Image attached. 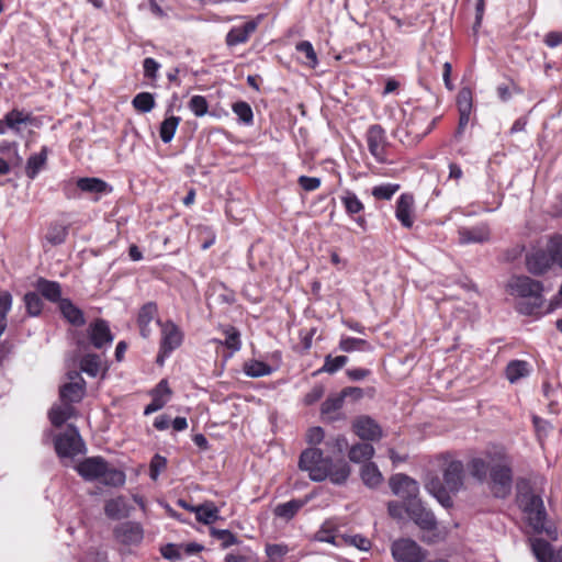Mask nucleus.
I'll use <instances>...</instances> for the list:
<instances>
[{
  "mask_svg": "<svg viewBox=\"0 0 562 562\" xmlns=\"http://www.w3.org/2000/svg\"><path fill=\"white\" fill-rule=\"evenodd\" d=\"M513 295L521 301L517 304V311L522 315H533L543 304V284L527 276L513 277L508 282Z\"/></svg>",
  "mask_w": 562,
  "mask_h": 562,
  "instance_id": "f257e3e1",
  "label": "nucleus"
},
{
  "mask_svg": "<svg viewBox=\"0 0 562 562\" xmlns=\"http://www.w3.org/2000/svg\"><path fill=\"white\" fill-rule=\"evenodd\" d=\"M517 503L526 516L528 526L532 528L533 532H546L549 537H553L555 530L544 527L547 510L540 495L536 494L531 488H527L518 494Z\"/></svg>",
  "mask_w": 562,
  "mask_h": 562,
  "instance_id": "f03ea898",
  "label": "nucleus"
},
{
  "mask_svg": "<svg viewBox=\"0 0 562 562\" xmlns=\"http://www.w3.org/2000/svg\"><path fill=\"white\" fill-rule=\"evenodd\" d=\"M330 460L324 457L321 449L310 448L301 453L299 467L302 471L308 472L312 481L322 482L328 476L327 468Z\"/></svg>",
  "mask_w": 562,
  "mask_h": 562,
  "instance_id": "7ed1b4c3",
  "label": "nucleus"
},
{
  "mask_svg": "<svg viewBox=\"0 0 562 562\" xmlns=\"http://www.w3.org/2000/svg\"><path fill=\"white\" fill-rule=\"evenodd\" d=\"M54 447L59 458H74L86 452V445L77 427L71 424L55 437Z\"/></svg>",
  "mask_w": 562,
  "mask_h": 562,
  "instance_id": "20e7f679",
  "label": "nucleus"
},
{
  "mask_svg": "<svg viewBox=\"0 0 562 562\" xmlns=\"http://www.w3.org/2000/svg\"><path fill=\"white\" fill-rule=\"evenodd\" d=\"M391 553L395 562H424L427 558V551L409 538L393 541Z\"/></svg>",
  "mask_w": 562,
  "mask_h": 562,
  "instance_id": "39448f33",
  "label": "nucleus"
},
{
  "mask_svg": "<svg viewBox=\"0 0 562 562\" xmlns=\"http://www.w3.org/2000/svg\"><path fill=\"white\" fill-rule=\"evenodd\" d=\"M157 325L161 327L160 349L157 356V362L162 364L165 358L176 350L182 342V333L171 321L161 323L157 319Z\"/></svg>",
  "mask_w": 562,
  "mask_h": 562,
  "instance_id": "423d86ee",
  "label": "nucleus"
},
{
  "mask_svg": "<svg viewBox=\"0 0 562 562\" xmlns=\"http://www.w3.org/2000/svg\"><path fill=\"white\" fill-rule=\"evenodd\" d=\"M390 487L392 492L403 499L404 506L408 503L417 502L419 498L418 483L406 474H395L390 479Z\"/></svg>",
  "mask_w": 562,
  "mask_h": 562,
  "instance_id": "0eeeda50",
  "label": "nucleus"
},
{
  "mask_svg": "<svg viewBox=\"0 0 562 562\" xmlns=\"http://www.w3.org/2000/svg\"><path fill=\"white\" fill-rule=\"evenodd\" d=\"M492 491L495 497L505 498L512 491L513 474L507 464H495L490 470Z\"/></svg>",
  "mask_w": 562,
  "mask_h": 562,
  "instance_id": "6e6552de",
  "label": "nucleus"
},
{
  "mask_svg": "<svg viewBox=\"0 0 562 562\" xmlns=\"http://www.w3.org/2000/svg\"><path fill=\"white\" fill-rule=\"evenodd\" d=\"M77 190L90 194H103L111 191L109 184L100 178L85 177L76 181V186L67 182L64 186V192L68 199L75 198Z\"/></svg>",
  "mask_w": 562,
  "mask_h": 562,
  "instance_id": "1a4fd4ad",
  "label": "nucleus"
},
{
  "mask_svg": "<svg viewBox=\"0 0 562 562\" xmlns=\"http://www.w3.org/2000/svg\"><path fill=\"white\" fill-rule=\"evenodd\" d=\"M405 512L423 530L431 531L436 529L437 519L435 515L422 504L420 499L408 503L407 507H405Z\"/></svg>",
  "mask_w": 562,
  "mask_h": 562,
  "instance_id": "9d476101",
  "label": "nucleus"
},
{
  "mask_svg": "<svg viewBox=\"0 0 562 562\" xmlns=\"http://www.w3.org/2000/svg\"><path fill=\"white\" fill-rule=\"evenodd\" d=\"M367 143L370 154L378 162H385L386 136L384 128L379 124H373L368 128Z\"/></svg>",
  "mask_w": 562,
  "mask_h": 562,
  "instance_id": "9b49d317",
  "label": "nucleus"
},
{
  "mask_svg": "<svg viewBox=\"0 0 562 562\" xmlns=\"http://www.w3.org/2000/svg\"><path fill=\"white\" fill-rule=\"evenodd\" d=\"M352 429L359 438L367 441H376L383 436L381 426L368 415L357 417L352 423Z\"/></svg>",
  "mask_w": 562,
  "mask_h": 562,
  "instance_id": "f8f14e48",
  "label": "nucleus"
},
{
  "mask_svg": "<svg viewBox=\"0 0 562 562\" xmlns=\"http://www.w3.org/2000/svg\"><path fill=\"white\" fill-rule=\"evenodd\" d=\"M261 20L262 15H258L254 19L248 20L243 25L232 27L225 37L226 45L228 47H233L248 42L251 34H254L258 29Z\"/></svg>",
  "mask_w": 562,
  "mask_h": 562,
  "instance_id": "ddd939ff",
  "label": "nucleus"
},
{
  "mask_svg": "<svg viewBox=\"0 0 562 562\" xmlns=\"http://www.w3.org/2000/svg\"><path fill=\"white\" fill-rule=\"evenodd\" d=\"M344 403L345 401L339 393L329 395L321 406L323 420L334 423L345 419L346 415L342 412Z\"/></svg>",
  "mask_w": 562,
  "mask_h": 562,
  "instance_id": "4468645a",
  "label": "nucleus"
},
{
  "mask_svg": "<svg viewBox=\"0 0 562 562\" xmlns=\"http://www.w3.org/2000/svg\"><path fill=\"white\" fill-rule=\"evenodd\" d=\"M459 244H483L490 240L491 231L487 224L482 223L473 227H460L458 229Z\"/></svg>",
  "mask_w": 562,
  "mask_h": 562,
  "instance_id": "2eb2a0df",
  "label": "nucleus"
},
{
  "mask_svg": "<svg viewBox=\"0 0 562 562\" xmlns=\"http://www.w3.org/2000/svg\"><path fill=\"white\" fill-rule=\"evenodd\" d=\"M464 467L461 461H451L443 470V483L449 493H458L463 486Z\"/></svg>",
  "mask_w": 562,
  "mask_h": 562,
  "instance_id": "dca6fc26",
  "label": "nucleus"
},
{
  "mask_svg": "<svg viewBox=\"0 0 562 562\" xmlns=\"http://www.w3.org/2000/svg\"><path fill=\"white\" fill-rule=\"evenodd\" d=\"M105 463L106 461L102 457H90L79 462L76 470L86 481H99L105 469Z\"/></svg>",
  "mask_w": 562,
  "mask_h": 562,
  "instance_id": "f3484780",
  "label": "nucleus"
},
{
  "mask_svg": "<svg viewBox=\"0 0 562 562\" xmlns=\"http://www.w3.org/2000/svg\"><path fill=\"white\" fill-rule=\"evenodd\" d=\"M340 201L346 210V213L353 217L355 222L361 227L366 228L367 220L361 213L364 210L363 203L359 200L357 194L350 190H346L340 196Z\"/></svg>",
  "mask_w": 562,
  "mask_h": 562,
  "instance_id": "a211bd4d",
  "label": "nucleus"
},
{
  "mask_svg": "<svg viewBox=\"0 0 562 562\" xmlns=\"http://www.w3.org/2000/svg\"><path fill=\"white\" fill-rule=\"evenodd\" d=\"M114 535L124 544H138L144 537L142 526L134 521H125L119 525L114 530Z\"/></svg>",
  "mask_w": 562,
  "mask_h": 562,
  "instance_id": "6ab92c4d",
  "label": "nucleus"
},
{
  "mask_svg": "<svg viewBox=\"0 0 562 562\" xmlns=\"http://www.w3.org/2000/svg\"><path fill=\"white\" fill-rule=\"evenodd\" d=\"M530 544L538 562H562V548L554 553L551 544L540 538L530 539Z\"/></svg>",
  "mask_w": 562,
  "mask_h": 562,
  "instance_id": "aec40b11",
  "label": "nucleus"
},
{
  "mask_svg": "<svg viewBox=\"0 0 562 562\" xmlns=\"http://www.w3.org/2000/svg\"><path fill=\"white\" fill-rule=\"evenodd\" d=\"M157 319L159 318L158 307L156 303L148 302L140 307L137 316V325L139 328L140 336L143 338H148L151 335L153 328L150 324L154 321L157 322Z\"/></svg>",
  "mask_w": 562,
  "mask_h": 562,
  "instance_id": "412c9836",
  "label": "nucleus"
},
{
  "mask_svg": "<svg viewBox=\"0 0 562 562\" xmlns=\"http://www.w3.org/2000/svg\"><path fill=\"white\" fill-rule=\"evenodd\" d=\"M151 402L145 407L144 414L150 415L161 409L168 402L171 395V390L168 385L167 380H161L155 389L150 391Z\"/></svg>",
  "mask_w": 562,
  "mask_h": 562,
  "instance_id": "4be33fe9",
  "label": "nucleus"
},
{
  "mask_svg": "<svg viewBox=\"0 0 562 562\" xmlns=\"http://www.w3.org/2000/svg\"><path fill=\"white\" fill-rule=\"evenodd\" d=\"M89 337L91 344L98 349L113 341V335L111 334L109 324L104 319H97L94 323L90 324Z\"/></svg>",
  "mask_w": 562,
  "mask_h": 562,
  "instance_id": "5701e85b",
  "label": "nucleus"
},
{
  "mask_svg": "<svg viewBox=\"0 0 562 562\" xmlns=\"http://www.w3.org/2000/svg\"><path fill=\"white\" fill-rule=\"evenodd\" d=\"M395 216L404 227L411 228L413 226L414 198L412 194L403 193L398 198L396 202Z\"/></svg>",
  "mask_w": 562,
  "mask_h": 562,
  "instance_id": "b1692460",
  "label": "nucleus"
},
{
  "mask_svg": "<svg viewBox=\"0 0 562 562\" xmlns=\"http://www.w3.org/2000/svg\"><path fill=\"white\" fill-rule=\"evenodd\" d=\"M548 250H536L527 256L526 266L528 271L535 276L544 274L552 266L551 260L548 258Z\"/></svg>",
  "mask_w": 562,
  "mask_h": 562,
  "instance_id": "393cba45",
  "label": "nucleus"
},
{
  "mask_svg": "<svg viewBox=\"0 0 562 562\" xmlns=\"http://www.w3.org/2000/svg\"><path fill=\"white\" fill-rule=\"evenodd\" d=\"M86 394V381L83 379L77 382H67L59 387V400L68 401L74 404L80 403Z\"/></svg>",
  "mask_w": 562,
  "mask_h": 562,
  "instance_id": "a878e982",
  "label": "nucleus"
},
{
  "mask_svg": "<svg viewBox=\"0 0 562 562\" xmlns=\"http://www.w3.org/2000/svg\"><path fill=\"white\" fill-rule=\"evenodd\" d=\"M76 414H77V409L75 408L74 403L68 402V401L67 402L60 401V404L54 405L50 408V411L48 413V417H49L50 423L55 427H60L68 419L76 416Z\"/></svg>",
  "mask_w": 562,
  "mask_h": 562,
  "instance_id": "bb28decb",
  "label": "nucleus"
},
{
  "mask_svg": "<svg viewBox=\"0 0 562 562\" xmlns=\"http://www.w3.org/2000/svg\"><path fill=\"white\" fill-rule=\"evenodd\" d=\"M35 289L41 296L53 303H60L61 300V286L57 281L47 280L45 278H38L35 283Z\"/></svg>",
  "mask_w": 562,
  "mask_h": 562,
  "instance_id": "cd10ccee",
  "label": "nucleus"
},
{
  "mask_svg": "<svg viewBox=\"0 0 562 562\" xmlns=\"http://www.w3.org/2000/svg\"><path fill=\"white\" fill-rule=\"evenodd\" d=\"M426 490L434 495L446 508L452 506V499L443 482L439 477H432L426 483Z\"/></svg>",
  "mask_w": 562,
  "mask_h": 562,
  "instance_id": "c85d7f7f",
  "label": "nucleus"
},
{
  "mask_svg": "<svg viewBox=\"0 0 562 562\" xmlns=\"http://www.w3.org/2000/svg\"><path fill=\"white\" fill-rule=\"evenodd\" d=\"M48 156V148L43 146L38 154L29 157L25 166V175L30 179H35L40 171L45 167Z\"/></svg>",
  "mask_w": 562,
  "mask_h": 562,
  "instance_id": "c756f323",
  "label": "nucleus"
},
{
  "mask_svg": "<svg viewBox=\"0 0 562 562\" xmlns=\"http://www.w3.org/2000/svg\"><path fill=\"white\" fill-rule=\"evenodd\" d=\"M58 306L63 316L71 325L82 326L86 323L82 311L77 307L69 299L61 300Z\"/></svg>",
  "mask_w": 562,
  "mask_h": 562,
  "instance_id": "7c9ffc66",
  "label": "nucleus"
},
{
  "mask_svg": "<svg viewBox=\"0 0 562 562\" xmlns=\"http://www.w3.org/2000/svg\"><path fill=\"white\" fill-rule=\"evenodd\" d=\"M308 499L310 498L306 497L304 499H291L289 502L281 503V504L276 506L273 513L279 518H282L284 520H290V519H292L297 514V512L304 505L307 504Z\"/></svg>",
  "mask_w": 562,
  "mask_h": 562,
  "instance_id": "2f4dec72",
  "label": "nucleus"
},
{
  "mask_svg": "<svg viewBox=\"0 0 562 562\" xmlns=\"http://www.w3.org/2000/svg\"><path fill=\"white\" fill-rule=\"evenodd\" d=\"M360 476L363 484L369 488H375L383 481V476L379 468L373 462H367L361 467Z\"/></svg>",
  "mask_w": 562,
  "mask_h": 562,
  "instance_id": "473e14b6",
  "label": "nucleus"
},
{
  "mask_svg": "<svg viewBox=\"0 0 562 562\" xmlns=\"http://www.w3.org/2000/svg\"><path fill=\"white\" fill-rule=\"evenodd\" d=\"M31 114L19 109H13L5 113L4 120L8 131L14 134L21 133V125L31 122Z\"/></svg>",
  "mask_w": 562,
  "mask_h": 562,
  "instance_id": "72a5a7b5",
  "label": "nucleus"
},
{
  "mask_svg": "<svg viewBox=\"0 0 562 562\" xmlns=\"http://www.w3.org/2000/svg\"><path fill=\"white\" fill-rule=\"evenodd\" d=\"M327 470V479L337 485L344 484L350 475V467L345 461L333 462V460H330Z\"/></svg>",
  "mask_w": 562,
  "mask_h": 562,
  "instance_id": "f704fd0d",
  "label": "nucleus"
},
{
  "mask_svg": "<svg viewBox=\"0 0 562 562\" xmlns=\"http://www.w3.org/2000/svg\"><path fill=\"white\" fill-rule=\"evenodd\" d=\"M195 517L199 522L211 525L218 518L217 507L211 503H203L194 508Z\"/></svg>",
  "mask_w": 562,
  "mask_h": 562,
  "instance_id": "c9c22d12",
  "label": "nucleus"
},
{
  "mask_svg": "<svg viewBox=\"0 0 562 562\" xmlns=\"http://www.w3.org/2000/svg\"><path fill=\"white\" fill-rule=\"evenodd\" d=\"M99 481L109 486H122L125 483V473L106 462Z\"/></svg>",
  "mask_w": 562,
  "mask_h": 562,
  "instance_id": "e433bc0d",
  "label": "nucleus"
},
{
  "mask_svg": "<svg viewBox=\"0 0 562 562\" xmlns=\"http://www.w3.org/2000/svg\"><path fill=\"white\" fill-rule=\"evenodd\" d=\"M529 375V363L524 360H513L506 367V378L515 383L521 378Z\"/></svg>",
  "mask_w": 562,
  "mask_h": 562,
  "instance_id": "4c0bfd02",
  "label": "nucleus"
},
{
  "mask_svg": "<svg viewBox=\"0 0 562 562\" xmlns=\"http://www.w3.org/2000/svg\"><path fill=\"white\" fill-rule=\"evenodd\" d=\"M104 513L111 519H120L127 514L126 503L123 496L111 498L105 502Z\"/></svg>",
  "mask_w": 562,
  "mask_h": 562,
  "instance_id": "58836bf2",
  "label": "nucleus"
},
{
  "mask_svg": "<svg viewBox=\"0 0 562 562\" xmlns=\"http://www.w3.org/2000/svg\"><path fill=\"white\" fill-rule=\"evenodd\" d=\"M374 454V448L369 442H360L353 445L349 450V459L352 462L359 463L370 460Z\"/></svg>",
  "mask_w": 562,
  "mask_h": 562,
  "instance_id": "ea45409f",
  "label": "nucleus"
},
{
  "mask_svg": "<svg viewBox=\"0 0 562 562\" xmlns=\"http://www.w3.org/2000/svg\"><path fill=\"white\" fill-rule=\"evenodd\" d=\"M181 119L179 116L170 115L166 117L159 127V136L165 144L172 140Z\"/></svg>",
  "mask_w": 562,
  "mask_h": 562,
  "instance_id": "a19ab883",
  "label": "nucleus"
},
{
  "mask_svg": "<svg viewBox=\"0 0 562 562\" xmlns=\"http://www.w3.org/2000/svg\"><path fill=\"white\" fill-rule=\"evenodd\" d=\"M68 236V226L60 223H53L49 225L46 240L53 246L61 245L66 241Z\"/></svg>",
  "mask_w": 562,
  "mask_h": 562,
  "instance_id": "79ce46f5",
  "label": "nucleus"
},
{
  "mask_svg": "<svg viewBox=\"0 0 562 562\" xmlns=\"http://www.w3.org/2000/svg\"><path fill=\"white\" fill-rule=\"evenodd\" d=\"M225 334V340H215V342L226 346L228 349L232 350V352H236L240 350L241 348V341H240V333L239 330L234 326H227L224 329Z\"/></svg>",
  "mask_w": 562,
  "mask_h": 562,
  "instance_id": "37998d69",
  "label": "nucleus"
},
{
  "mask_svg": "<svg viewBox=\"0 0 562 562\" xmlns=\"http://www.w3.org/2000/svg\"><path fill=\"white\" fill-rule=\"evenodd\" d=\"M132 104L138 112L148 113L155 108V98L150 92H139L133 100Z\"/></svg>",
  "mask_w": 562,
  "mask_h": 562,
  "instance_id": "c03bdc74",
  "label": "nucleus"
},
{
  "mask_svg": "<svg viewBox=\"0 0 562 562\" xmlns=\"http://www.w3.org/2000/svg\"><path fill=\"white\" fill-rule=\"evenodd\" d=\"M547 250L552 265H557L562 269V236L558 235L550 239Z\"/></svg>",
  "mask_w": 562,
  "mask_h": 562,
  "instance_id": "a18cd8bd",
  "label": "nucleus"
},
{
  "mask_svg": "<svg viewBox=\"0 0 562 562\" xmlns=\"http://www.w3.org/2000/svg\"><path fill=\"white\" fill-rule=\"evenodd\" d=\"M468 469L470 474L480 482L486 479L487 472L491 470L488 463L482 458H473Z\"/></svg>",
  "mask_w": 562,
  "mask_h": 562,
  "instance_id": "49530a36",
  "label": "nucleus"
},
{
  "mask_svg": "<svg viewBox=\"0 0 562 562\" xmlns=\"http://www.w3.org/2000/svg\"><path fill=\"white\" fill-rule=\"evenodd\" d=\"M233 112L237 115L240 123L250 125L254 122L252 109L246 101H237L232 105Z\"/></svg>",
  "mask_w": 562,
  "mask_h": 562,
  "instance_id": "de8ad7c7",
  "label": "nucleus"
},
{
  "mask_svg": "<svg viewBox=\"0 0 562 562\" xmlns=\"http://www.w3.org/2000/svg\"><path fill=\"white\" fill-rule=\"evenodd\" d=\"M244 371L248 376L260 378L271 374L272 368L266 362L254 360L245 364Z\"/></svg>",
  "mask_w": 562,
  "mask_h": 562,
  "instance_id": "09e8293b",
  "label": "nucleus"
},
{
  "mask_svg": "<svg viewBox=\"0 0 562 562\" xmlns=\"http://www.w3.org/2000/svg\"><path fill=\"white\" fill-rule=\"evenodd\" d=\"M100 357L97 355L88 353L80 360V369L88 375L94 378L100 371Z\"/></svg>",
  "mask_w": 562,
  "mask_h": 562,
  "instance_id": "8fccbe9b",
  "label": "nucleus"
},
{
  "mask_svg": "<svg viewBox=\"0 0 562 562\" xmlns=\"http://www.w3.org/2000/svg\"><path fill=\"white\" fill-rule=\"evenodd\" d=\"M24 303H25L26 311L31 316H37L41 314V312L43 310V301L37 291L36 292H27L24 295Z\"/></svg>",
  "mask_w": 562,
  "mask_h": 562,
  "instance_id": "3c124183",
  "label": "nucleus"
},
{
  "mask_svg": "<svg viewBox=\"0 0 562 562\" xmlns=\"http://www.w3.org/2000/svg\"><path fill=\"white\" fill-rule=\"evenodd\" d=\"M347 362L348 357L346 356L331 357L328 355L325 357L324 364L319 371L333 374L341 369Z\"/></svg>",
  "mask_w": 562,
  "mask_h": 562,
  "instance_id": "603ef678",
  "label": "nucleus"
},
{
  "mask_svg": "<svg viewBox=\"0 0 562 562\" xmlns=\"http://www.w3.org/2000/svg\"><path fill=\"white\" fill-rule=\"evenodd\" d=\"M370 346L364 339L353 337H342L339 341V349L345 352H351L355 350H364Z\"/></svg>",
  "mask_w": 562,
  "mask_h": 562,
  "instance_id": "864d4df0",
  "label": "nucleus"
},
{
  "mask_svg": "<svg viewBox=\"0 0 562 562\" xmlns=\"http://www.w3.org/2000/svg\"><path fill=\"white\" fill-rule=\"evenodd\" d=\"M400 190V184L395 183H385L381 186H376L372 189V195L376 200H385L389 201L392 196Z\"/></svg>",
  "mask_w": 562,
  "mask_h": 562,
  "instance_id": "5fc2aeb1",
  "label": "nucleus"
},
{
  "mask_svg": "<svg viewBox=\"0 0 562 562\" xmlns=\"http://www.w3.org/2000/svg\"><path fill=\"white\" fill-rule=\"evenodd\" d=\"M188 108L195 116L201 117L207 113L209 103L205 97L196 94L190 99Z\"/></svg>",
  "mask_w": 562,
  "mask_h": 562,
  "instance_id": "6e6d98bb",
  "label": "nucleus"
},
{
  "mask_svg": "<svg viewBox=\"0 0 562 562\" xmlns=\"http://www.w3.org/2000/svg\"><path fill=\"white\" fill-rule=\"evenodd\" d=\"M457 105L459 113H471L472 111V91L470 88H462L457 95Z\"/></svg>",
  "mask_w": 562,
  "mask_h": 562,
  "instance_id": "4d7b16f0",
  "label": "nucleus"
},
{
  "mask_svg": "<svg viewBox=\"0 0 562 562\" xmlns=\"http://www.w3.org/2000/svg\"><path fill=\"white\" fill-rule=\"evenodd\" d=\"M435 124H436V119H434L431 121L429 126L423 133H418L416 130V122L414 120H412L411 122H407L406 123V134H407V136L413 135L412 139L407 140L408 145L418 143L425 135H427L432 130Z\"/></svg>",
  "mask_w": 562,
  "mask_h": 562,
  "instance_id": "13d9d810",
  "label": "nucleus"
},
{
  "mask_svg": "<svg viewBox=\"0 0 562 562\" xmlns=\"http://www.w3.org/2000/svg\"><path fill=\"white\" fill-rule=\"evenodd\" d=\"M161 555L171 562H177L182 559V547L181 544L167 543L160 549Z\"/></svg>",
  "mask_w": 562,
  "mask_h": 562,
  "instance_id": "bf43d9fd",
  "label": "nucleus"
},
{
  "mask_svg": "<svg viewBox=\"0 0 562 562\" xmlns=\"http://www.w3.org/2000/svg\"><path fill=\"white\" fill-rule=\"evenodd\" d=\"M342 539L345 543L353 546L361 551H368L371 548V541L361 535H345Z\"/></svg>",
  "mask_w": 562,
  "mask_h": 562,
  "instance_id": "052dcab7",
  "label": "nucleus"
},
{
  "mask_svg": "<svg viewBox=\"0 0 562 562\" xmlns=\"http://www.w3.org/2000/svg\"><path fill=\"white\" fill-rule=\"evenodd\" d=\"M167 467V459L160 454H155L149 464V476L156 481L162 470Z\"/></svg>",
  "mask_w": 562,
  "mask_h": 562,
  "instance_id": "680f3d73",
  "label": "nucleus"
},
{
  "mask_svg": "<svg viewBox=\"0 0 562 562\" xmlns=\"http://www.w3.org/2000/svg\"><path fill=\"white\" fill-rule=\"evenodd\" d=\"M296 50L305 55L307 65L314 67L317 64L316 53L313 45L308 41H302L297 43Z\"/></svg>",
  "mask_w": 562,
  "mask_h": 562,
  "instance_id": "e2e57ef3",
  "label": "nucleus"
},
{
  "mask_svg": "<svg viewBox=\"0 0 562 562\" xmlns=\"http://www.w3.org/2000/svg\"><path fill=\"white\" fill-rule=\"evenodd\" d=\"M289 552V548L285 544H268L266 547V553L271 560H278L276 562H280L281 559Z\"/></svg>",
  "mask_w": 562,
  "mask_h": 562,
  "instance_id": "0e129e2a",
  "label": "nucleus"
},
{
  "mask_svg": "<svg viewBox=\"0 0 562 562\" xmlns=\"http://www.w3.org/2000/svg\"><path fill=\"white\" fill-rule=\"evenodd\" d=\"M144 67V76L149 79H156L157 71L160 68V65L158 61H156L151 57H147L143 61Z\"/></svg>",
  "mask_w": 562,
  "mask_h": 562,
  "instance_id": "69168bd1",
  "label": "nucleus"
},
{
  "mask_svg": "<svg viewBox=\"0 0 562 562\" xmlns=\"http://www.w3.org/2000/svg\"><path fill=\"white\" fill-rule=\"evenodd\" d=\"M498 98L506 102L512 98L513 92L514 93H521V89H519L514 82L512 83V89L507 85H499L496 89Z\"/></svg>",
  "mask_w": 562,
  "mask_h": 562,
  "instance_id": "338daca9",
  "label": "nucleus"
},
{
  "mask_svg": "<svg viewBox=\"0 0 562 562\" xmlns=\"http://www.w3.org/2000/svg\"><path fill=\"white\" fill-rule=\"evenodd\" d=\"M297 182L305 191H314L321 186V179L316 177L301 176Z\"/></svg>",
  "mask_w": 562,
  "mask_h": 562,
  "instance_id": "774afa93",
  "label": "nucleus"
}]
</instances>
